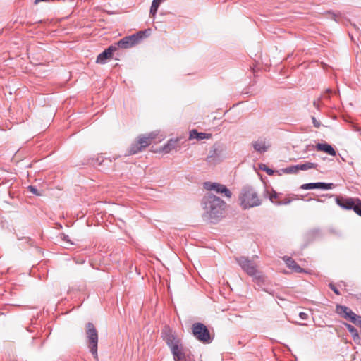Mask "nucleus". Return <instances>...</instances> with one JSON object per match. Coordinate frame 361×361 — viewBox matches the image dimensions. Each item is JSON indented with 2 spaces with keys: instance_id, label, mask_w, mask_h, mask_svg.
I'll return each instance as SVG.
<instances>
[{
  "instance_id": "37998d69",
  "label": "nucleus",
  "mask_w": 361,
  "mask_h": 361,
  "mask_svg": "<svg viewBox=\"0 0 361 361\" xmlns=\"http://www.w3.org/2000/svg\"><path fill=\"white\" fill-rule=\"evenodd\" d=\"M11 180H12V178H11V179L8 180V181H6V182H5V184H7V183H8V182H10Z\"/></svg>"
},
{
  "instance_id": "dca6fc26",
  "label": "nucleus",
  "mask_w": 361,
  "mask_h": 361,
  "mask_svg": "<svg viewBox=\"0 0 361 361\" xmlns=\"http://www.w3.org/2000/svg\"><path fill=\"white\" fill-rule=\"evenodd\" d=\"M316 149L318 151H322L331 156H336V152L333 147L327 143H318L316 145Z\"/></svg>"
},
{
  "instance_id": "0eeeda50",
  "label": "nucleus",
  "mask_w": 361,
  "mask_h": 361,
  "mask_svg": "<svg viewBox=\"0 0 361 361\" xmlns=\"http://www.w3.org/2000/svg\"><path fill=\"white\" fill-rule=\"evenodd\" d=\"M192 331L194 336L204 343H210L212 338L207 327L202 323H195L192 326Z\"/></svg>"
},
{
  "instance_id": "9d476101",
  "label": "nucleus",
  "mask_w": 361,
  "mask_h": 361,
  "mask_svg": "<svg viewBox=\"0 0 361 361\" xmlns=\"http://www.w3.org/2000/svg\"><path fill=\"white\" fill-rule=\"evenodd\" d=\"M117 50V47L116 45H111L107 49H104V51L100 53L96 60L97 63L104 64L106 63V61L111 59L113 56V53Z\"/></svg>"
},
{
  "instance_id": "4be33fe9",
  "label": "nucleus",
  "mask_w": 361,
  "mask_h": 361,
  "mask_svg": "<svg viewBox=\"0 0 361 361\" xmlns=\"http://www.w3.org/2000/svg\"><path fill=\"white\" fill-rule=\"evenodd\" d=\"M349 307L342 305H336L335 312L338 314L341 317L343 318L347 313L348 312Z\"/></svg>"
},
{
  "instance_id": "f03ea898",
  "label": "nucleus",
  "mask_w": 361,
  "mask_h": 361,
  "mask_svg": "<svg viewBox=\"0 0 361 361\" xmlns=\"http://www.w3.org/2000/svg\"><path fill=\"white\" fill-rule=\"evenodd\" d=\"M163 338L170 348L175 361H188L186 352L180 340L173 335L169 329L163 332Z\"/></svg>"
},
{
  "instance_id": "c9c22d12",
  "label": "nucleus",
  "mask_w": 361,
  "mask_h": 361,
  "mask_svg": "<svg viewBox=\"0 0 361 361\" xmlns=\"http://www.w3.org/2000/svg\"><path fill=\"white\" fill-rule=\"evenodd\" d=\"M312 121L315 127L319 128L320 126L319 122L317 121L314 117H312Z\"/></svg>"
},
{
  "instance_id": "412c9836",
  "label": "nucleus",
  "mask_w": 361,
  "mask_h": 361,
  "mask_svg": "<svg viewBox=\"0 0 361 361\" xmlns=\"http://www.w3.org/2000/svg\"><path fill=\"white\" fill-rule=\"evenodd\" d=\"M299 170L302 171H307L312 169H317L318 164L317 163H312V162H305L303 164H298Z\"/></svg>"
},
{
  "instance_id": "c85d7f7f",
  "label": "nucleus",
  "mask_w": 361,
  "mask_h": 361,
  "mask_svg": "<svg viewBox=\"0 0 361 361\" xmlns=\"http://www.w3.org/2000/svg\"><path fill=\"white\" fill-rule=\"evenodd\" d=\"M329 286L334 292L335 294H336L338 295H341L340 291L338 290V288L335 286L334 284L331 283H329Z\"/></svg>"
},
{
  "instance_id": "2eb2a0df",
  "label": "nucleus",
  "mask_w": 361,
  "mask_h": 361,
  "mask_svg": "<svg viewBox=\"0 0 361 361\" xmlns=\"http://www.w3.org/2000/svg\"><path fill=\"white\" fill-rule=\"evenodd\" d=\"M178 139H171L166 145L163 147V151L165 153H170L173 150H177L179 148Z\"/></svg>"
},
{
  "instance_id": "c03bdc74",
  "label": "nucleus",
  "mask_w": 361,
  "mask_h": 361,
  "mask_svg": "<svg viewBox=\"0 0 361 361\" xmlns=\"http://www.w3.org/2000/svg\"><path fill=\"white\" fill-rule=\"evenodd\" d=\"M326 91H327L328 92H331V90H329V89H327V90H326Z\"/></svg>"
},
{
  "instance_id": "2f4dec72",
  "label": "nucleus",
  "mask_w": 361,
  "mask_h": 361,
  "mask_svg": "<svg viewBox=\"0 0 361 361\" xmlns=\"http://www.w3.org/2000/svg\"><path fill=\"white\" fill-rule=\"evenodd\" d=\"M104 161V159L102 156H99L95 159V164L102 165V164Z\"/></svg>"
},
{
  "instance_id": "bb28decb",
  "label": "nucleus",
  "mask_w": 361,
  "mask_h": 361,
  "mask_svg": "<svg viewBox=\"0 0 361 361\" xmlns=\"http://www.w3.org/2000/svg\"><path fill=\"white\" fill-rule=\"evenodd\" d=\"M27 189L35 195H40V193L38 192V190L32 185H30L27 187Z\"/></svg>"
},
{
  "instance_id": "f3484780",
  "label": "nucleus",
  "mask_w": 361,
  "mask_h": 361,
  "mask_svg": "<svg viewBox=\"0 0 361 361\" xmlns=\"http://www.w3.org/2000/svg\"><path fill=\"white\" fill-rule=\"evenodd\" d=\"M212 137L211 134L204 133H199L196 130H192L190 132V139L195 138L197 140H202L204 139H209Z\"/></svg>"
},
{
  "instance_id": "f257e3e1",
  "label": "nucleus",
  "mask_w": 361,
  "mask_h": 361,
  "mask_svg": "<svg viewBox=\"0 0 361 361\" xmlns=\"http://www.w3.org/2000/svg\"><path fill=\"white\" fill-rule=\"evenodd\" d=\"M202 204L204 212L203 218L205 221L215 224L223 215L225 202L219 197L213 194H207L202 200Z\"/></svg>"
},
{
  "instance_id": "e433bc0d",
  "label": "nucleus",
  "mask_w": 361,
  "mask_h": 361,
  "mask_svg": "<svg viewBox=\"0 0 361 361\" xmlns=\"http://www.w3.org/2000/svg\"><path fill=\"white\" fill-rule=\"evenodd\" d=\"M313 106H314L316 109H319V101H314V102H313Z\"/></svg>"
},
{
  "instance_id": "72a5a7b5",
  "label": "nucleus",
  "mask_w": 361,
  "mask_h": 361,
  "mask_svg": "<svg viewBox=\"0 0 361 361\" xmlns=\"http://www.w3.org/2000/svg\"><path fill=\"white\" fill-rule=\"evenodd\" d=\"M277 193L276 192H274V194L271 195L270 197H269V199L270 200L276 204V203L278 202V201H276L275 200L277 198Z\"/></svg>"
},
{
  "instance_id": "7ed1b4c3",
  "label": "nucleus",
  "mask_w": 361,
  "mask_h": 361,
  "mask_svg": "<svg viewBox=\"0 0 361 361\" xmlns=\"http://www.w3.org/2000/svg\"><path fill=\"white\" fill-rule=\"evenodd\" d=\"M240 205L243 209L259 206L262 204L256 190L250 185L243 187L238 196Z\"/></svg>"
},
{
  "instance_id": "a878e982",
  "label": "nucleus",
  "mask_w": 361,
  "mask_h": 361,
  "mask_svg": "<svg viewBox=\"0 0 361 361\" xmlns=\"http://www.w3.org/2000/svg\"><path fill=\"white\" fill-rule=\"evenodd\" d=\"M355 212L361 216V200L358 198L357 202L356 204Z\"/></svg>"
},
{
  "instance_id": "f8f14e48",
  "label": "nucleus",
  "mask_w": 361,
  "mask_h": 361,
  "mask_svg": "<svg viewBox=\"0 0 361 361\" xmlns=\"http://www.w3.org/2000/svg\"><path fill=\"white\" fill-rule=\"evenodd\" d=\"M134 37L127 36L119 40L115 45L118 47L122 49H128L135 46L136 44L135 43Z\"/></svg>"
},
{
  "instance_id": "393cba45",
  "label": "nucleus",
  "mask_w": 361,
  "mask_h": 361,
  "mask_svg": "<svg viewBox=\"0 0 361 361\" xmlns=\"http://www.w3.org/2000/svg\"><path fill=\"white\" fill-rule=\"evenodd\" d=\"M298 171H299V169H298V164L295 165V166H289L285 169V172H286L288 173H298Z\"/></svg>"
},
{
  "instance_id": "20e7f679",
  "label": "nucleus",
  "mask_w": 361,
  "mask_h": 361,
  "mask_svg": "<svg viewBox=\"0 0 361 361\" xmlns=\"http://www.w3.org/2000/svg\"><path fill=\"white\" fill-rule=\"evenodd\" d=\"M236 261L242 269L253 278L257 286L261 287L265 284L266 277L257 269L255 262L245 257H238Z\"/></svg>"
},
{
  "instance_id": "473e14b6",
  "label": "nucleus",
  "mask_w": 361,
  "mask_h": 361,
  "mask_svg": "<svg viewBox=\"0 0 361 361\" xmlns=\"http://www.w3.org/2000/svg\"><path fill=\"white\" fill-rule=\"evenodd\" d=\"M262 170L267 172L269 175H272L274 173V171L269 168H267L265 165H264V167H260Z\"/></svg>"
},
{
  "instance_id": "9b49d317",
  "label": "nucleus",
  "mask_w": 361,
  "mask_h": 361,
  "mask_svg": "<svg viewBox=\"0 0 361 361\" xmlns=\"http://www.w3.org/2000/svg\"><path fill=\"white\" fill-rule=\"evenodd\" d=\"M334 187L332 183H326L323 182L305 183L300 186L302 190L322 189L330 190Z\"/></svg>"
},
{
  "instance_id": "c756f323",
  "label": "nucleus",
  "mask_w": 361,
  "mask_h": 361,
  "mask_svg": "<svg viewBox=\"0 0 361 361\" xmlns=\"http://www.w3.org/2000/svg\"><path fill=\"white\" fill-rule=\"evenodd\" d=\"M348 312L347 313V314L343 317V319L349 321L352 316H353V314H355V312H353L350 308L348 309Z\"/></svg>"
},
{
  "instance_id": "7c9ffc66",
  "label": "nucleus",
  "mask_w": 361,
  "mask_h": 361,
  "mask_svg": "<svg viewBox=\"0 0 361 361\" xmlns=\"http://www.w3.org/2000/svg\"><path fill=\"white\" fill-rule=\"evenodd\" d=\"M348 312L347 313V314L343 317V319L349 321L352 316H353V314H355V312H353L350 308L348 309Z\"/></svg>"
},
{
  "instance_id": "1a4fd4ad",
  "label": "nucleus",
  "mask_w": 361,
  "mask_h": 361,
  "mask_svg": "<svg viewBox=\"0 0 361 361\" xmlns=\"http://www.w3.org/2000/svg\"><path fill=\"white\" fill-rule=\"evenodd\" d=\"M204 188L207 190H214L217 193L224 194L225 197L230 198L231 192L224 185L218 183L205 182Z\"/></svg>"
},
{
  "instance_id": "a19ab883",
  "label": "nucleus",
  "mask_w": 361,
  "mask_h": 361,
  "mask_svg": "<svg viewBox=\"0 0 361 361\" xmlns=\"http://www.w3.org/2000/svg\"><path fill=\"white\" fill-rule=\"evenodd\" d=\"M11 180H12V178H11V179L8 180V181H6V182H5V184H7V183H8V182H10Z\"/></svg>"
},
{
  "instance_id": "cd10ccee",
  "label": "nucleus",
  "mask_w": 361,
  "mask_h": 361,
  "mask_svg": "<svg viewBox=\"0 0 361 361\" xmlns=\"http://www.w3.org/2000/svg\"><path fill=\"white\" fill-rule=\"evenodd\" d=\"M291 202V200L290 198H285L284 200L281 201H278L276 203L277 205H282V204H288Z\"/></svg>"
},
{
  "instance_id": "ea45409f",
  "label": "nucleus",
  "mask_w": 361,
  "mask_h": 361,
  "mask_svg": "<svg viewBox=\"0 0 361 361\" xmlns=\"http://www.w3.org/2000/svg\"><path fill=\"white\" fill-rule=\"evenodd\" d=\"M11 204L14 207H16V205H17V203L16 202V201H13Z\"/></svg>"
},
{
  "instance_id": "aec40b11",
  "label": "nucleus",
  "mask_w": 361,
  "mask_h": 361,
  "mask_svg": "<svg viewBox=\"0 0 361 361\" xmlns=\"http://www.w3.org/2000/svg\"><path fill=\"white\" fill-rule=\"evenodd\" d=\"M165 1L166 0H153L152 5H151V8H150V11H149V15L151 17L154 18V16L157 12V10L159 8V5L161 4V3H162Z\"/></svg>"
},
{
  "instance_id": "58836bf2",
  "label": "nucleus",
  "mask_w": 361,
  "mask_h": 361,
  "mask_svg": "<svg viewBox=\"0 0 361 361\" xmlns=\"http://www.w3.org/2000/svg\"><path fill=\"white\" fill-rule=\"evenodd\" d=\"M331 14H332V16H333V18H334L335 20H336V17L338 16V15H337V14H336V13H332Z\"/></svg>"
},
{
  "instance_id": "6ab92c4d",
  "label": "nucleus",
  "mask_w": 361,
  "mask_h": 361,
  "mask_svg": "<svg viewBox=\"0 0 361 361\" xmlns=\"http://www.w3.org/2000/svg\"><path fill=\"white\" fill-rule=\"evenodd\" d=\"M252 146L255 150L259 153H264L268 149V147L266 145L265 141L262 140H258L257 141L254 142L252 143Z\"/></svg>"
},
{
  "instance_id": "6e6552de",
  "label": "nucleus",
  "mask_w": 361,
  "mask_h": 361,
  "mask_svg": "<svg viewBox=\"0 0 361 361\" xmlns=\"http://www.w3.org/2000/svg\"><path fill=\"white\" fill-rule=\"evenodd\" d=\"M357 200V197H345L343 196H338L336 197V202L340 207L346 210L352 209L354 212Z\"/></svg>"
},
{
  "instance_id": "4468645a",
  "label": "nucleus",
  "mask_w": 361,
  "mask_h": 361,
  "mask_svg": "<svg viewBox=\"0 0 361 361\" xmlns=\"http://www.w3.org/2000/svg\"><path fill=\"white\" fill-rule=\"evenodd\" d=\"M285 262L288 267L292 269L295 272L303 273L305 272V269L301 268L296 262L291 257H287L284 258Z\"/></svg>"
},
{
  "instance_id": "79ce46f5",
  "label": "nucleus",
  "mask_w": 361,
  "mask_h": 361,
  "mask_svg": "<svg viewBox=\"0 0 361 361\" xmlns=\"http://www.w3.org/2000/svg\"><path fill=\"white\" fill-rule=\"evenodd\" d=\"M11 180H12V178H11V179L8 180V181H6V182H5V184H7V183H8V182H10Z\"/></svg>"
},
{
  "instance_id": "39448f33",
  "label": "nucleus",
  "mask_w": 361,
  "mask_h": 361,
  "mask_svg": "<svg viewBox=\"0 0 361 361\" xmlns=\"http://www.w3.org/2000/svg\"><path fill=\"white\" fill-rule=\"evenodd\" d=\"M85 334L87 338V345L90 348V351L94 358L98 360V331L92 322H88L86 324Z\"/></svg>"
},
{
  "instance_id": "4c0bfd02",
  "label": "nucleus",
  "mask_w": 361,
  "mask_h": 361,
  "mask_svg": "<svg viewBox=\"0 0 361 361\" xmlns=\"http://www.w3.org/2000/svg\"><path fill=\"white\" fill-rule=\"evenodd\" d=\"M63 240L64 241H66V242H69V239H68V235H63Z\"/></svg>"
},
{
  "instance_id": "5701e85b",
  "label": "nucleus",
  "mask_w": 361,
  "mask_h": 361,
  "mask_svg": "<svg viewBox=\"0 0 361 361\" xmlns=\"http://www.w3.org/2000/svg\"><path fill=\"white\" fill-rule=\"evenodd\" d=\"M345 326L348 331L351 334L354 341H355V339H360L358 331L353 325L346 323L345 324Z\"/></svg>"
},
{
  "instance_id": "a211bd4d",
  "label": "nucleus",
  "mask_w": 361,
  "mask_h": 361,
  "mask_svg": "<svg viewBox=\"0 0 361 361\" xmlns=\"http://www.w3.org/2000/svg\"><path fill=\"white\" fill-rule=\"evenodd\" d=\"M150 29L139 31L135 34L132 35V37H134L135 43L137 44L140 42L143 39L147 37L150 34Z\"/></svg>"
},
{
  "instance_id": "ddd939ff",
  "label": "nucleus",
  "mask_w": 361,
  "mask_h": 361,
  "mask_svg": "<svg viewBox=\"0 0 361 361\" xmlns=\"http://www.w3.org/2000/svg\"><path fill=\"white\" fill-rule=\"evenodd\" d=\"M221 151L216 147H213L207 157V161L209 164H216L220 157Z\"/></svg>"
},
{
  "instance_id": "423d86ee",
  "label": "nucleus",
  "mask_w": 361,
  "mask_h": 361,
  "mask_svg": "<svg viewBox=\"0 0 361 361\" xmlns=\"http://www.w3.org/2000/svg\"><path fill=\"white\" fill-rule=\"evenodd\" d=\"M156 136L157 134L153 132L139 135L137 139L130 145L128 150L129 154H135L142 151L151 145L152 140L155 139Z\"/></svg>"
},
{
  "instance_id": "f704fd0d",
  "label": "nucleus",
  "mask_w": 361,
  "mask_h": 361,
  "mask_svg": "<svg viewBox=\"0 0 361 361\" xmlns=\"http://www.w3.org/2000/svg\"><path fill=\"white\" fill-rule=\"evenodd\" d=\"M299 317L302 320H306L308 318V314L305 312H300Z\"/></svg>"
},
{
  "instance_id": "b1692460",
  "label": "nucleus",
  "mask_w": 361,
  "mask_h": 361,
  "mask_svg": "<svg viewBox=\"0 0 361 361\" xmlns=\"http://www.w3.org/2000/svg\"><path fill=\"white\" fill-rule=\"evenodd\" d=\"M349 322H352L356 326L361 327V316H358L355 313L353 314V316H352Z\"/></svg>"
}]
</instances>
